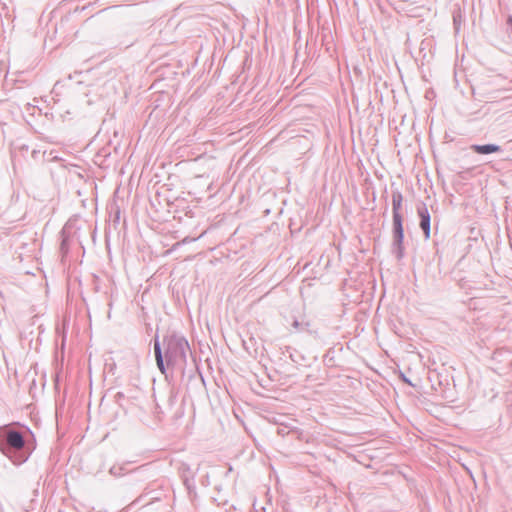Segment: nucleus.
I'll return each instance as SVG.
<instances>
[{
	"instance_id": "nucleus-1",
	"label": "nucleus",
	"mask_w": 512,
	"mask_h": 512,
	"mask_svg": "<svg viewBox=\"0 0 512 512\" xmlns=\"http://www.w3.org/2000/svg\"><path fill=\"white\" fill-rule=\"evenodd\" d=\"M403 203V196L401 193H394L392 195V208H393V225L394 234L398 244H401L404 238L403 218L401 215V208Z\"/></svg>"
},
{
	"instance_id": "nucleus-2",
	"label": "nucleus",
	"mask_w": 512,
	"mask_h": 512,
	"mask_svg": "<svg viewBox=\"0 0 512 512\" xmlns=\"http://www.w3.org/2000/svg\"><path fill=\"white\" fill-rule=\"evenodd\" d=\"M418 215L420 217V227L423 230L424 237L426 240L430 239L431 229H430V213L426 206H422L417 210Z\"/></svg>"
},
{
	"instance_id": "nucleus-3",
	"label": "nucleus",
	"mask_w": 512,
	"mask_h": 512,
	"mask_svg": "<svg viewBox=\"0 0 512 512\" xmlns=\"http://www.w3.org/2000/svg\"><path fill=\"white\" fill-rule=\"evenodd\" d=\"M8 444L16 449H21L24 446V440L20 433L11 431L7 435Z\"/></svg>"
},
{
	"instance_id": "nucleus-4",
	"label": "nucleus",
	"mask_w": 512,
	"mask_h": 512,
	"mask_svg": "<svg viewBox=\"0 0 512 512\" xmlns=\"http://www.w3.org/2000/svg\"><path fill=\"white\" fill-rule=\"evenodd\" d=\"M474 151L479 154H489L499 151V146L488 144V145H476L473 147Z\"/></svg>"
},
{
	"instance_id": "nucleus-5",
	"label": "nucleus",
	"mask_w": 512,
	"mask_h": 512,
	"mask_svg": "<svg viewBox=\"0 0 512 512\" xmlns=\"http://www.w3.org/2000/svg\"><path fill=\"white\" fill-rule=\"evenodd\" d=\"M154 352H155V358L157 362V366L160 369L162 373H164V363L162 359L161 349L158 341H155L154 343Z\"/></svg>"
}]
</instances>
